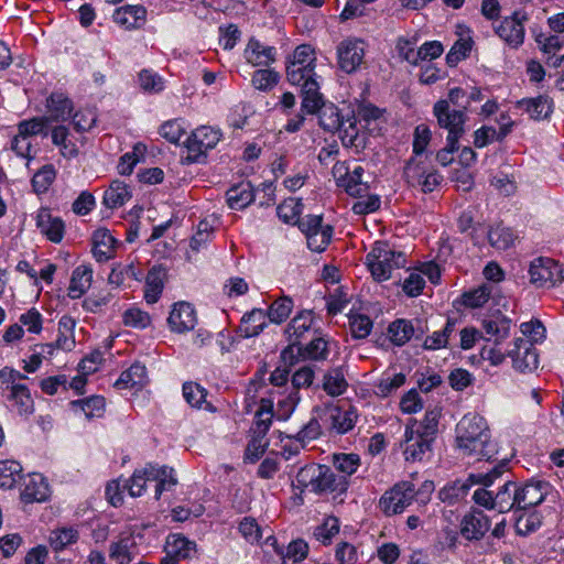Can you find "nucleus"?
I'll return each mask as SVG.
<instances>
[{"label":"nucleus","mask_w":564,"mask_h":564,"mask_svg":"<svg viewBox=\"0 0 564 564\" xmlns=\"http://www.w3.org/2000/svg\"><path fill=\"white\" fill-rule=\"evenodd\" d=\"M22 478V466L19 462L0 460V489H12Z\"/></svg>","instance_id":"e433bc0d"},{"label":"nucleus","mask_w":564,"mask_h":564,"mask_svg":"<svg viewBox=\"0 0 564 564\" xmlns=\"http://www.w3.org/2000/svg\"><path fill=\"white\" fill-rule=\"evenodd\" d=\"M267 314L261 308H253L243 314L238 333L243 338L258 336L267 327Z\"/></svg>","instance_id":"b1692460"},{"label":"nucleus","mask_w":564,"mask_h":564,"mask_svg":"<svg viewBox=\"0 0 564 564\" xmlns=\"http://www.w3.org/2000/svg\"><path fill=\"white\" fill-rule=\"evenodd\" d=\"M415 499V487L410 481H400L380 498L379 506L386 516L401 513Z\"/></svg>","instance_id":"0eeeda50"},{"label":"nucleus","mask_w":564,"mask_h":564,"mask_svg":"<svg viewBox=\"0 0 564 564\" xmlns=\"http://www.w3.org/2000/svg\"><path fill=\"white\" fill-rule=\"evenodd\" d=\"M50 122L66 121L73 111V101L62 93H53L46 100Z\"/></svg>","instance_id":"5701e85b"},{"label":"nucleus","mask_w":564,"mask_h":564,"mask_svg":"<svg viewBox=\"0 0 564 564\" xmlns=\"http://www.w3.org/2000/svg\"><path fill=\"white\" fill-rule=\"evenodd\" d=\"M530 283L535 288H553L564 281L561 265L551 258H536L529 268Z\"/></svg>","instance_id":"423d86ee"},{"label":"nucleus","mask_w":564,"mask_h":564,"mask_svg":"<svg viewBox=\"0 0 564 564\" xmlns=\"http://www.w3.org/2000/svg\"><path fill=\"white\" fill-rule=\"evenodd\" d=\"M328 354V341L319 329H315L307 344H301L295 348V361L299 359L323 361L327 359Z\"/></svg>","instance_id":"6ab92c4d"},{"label":"nucleus","mask_w":564,"mask_h":564,"mask_svg":"<svg viewBox=\"0 0 564 564\" xmlns=\"http://www.w3.org/2000/svg\"><path fill=\"white\" fill-rule=\"evenodd\" d=\"M36 225L41 234L50 241L54 243L62 241L65 232V224L62 218L53 216L47 209H41L36 217Z\"/></svg>","instance_id":"aec40b11"},{"label":"nucleus","mask_w":564,"mask_h":564,"mask_svg":"<svg viewBox=\"0 0 564 564\" xmlns=\"http://www.w3.org/2000/svg\"><path fill=\"white\" fill-rule=\"evenodd\" d=\"M339 533V520L336 517H327L322 524L314 529V536L324 545L332 543L335 535Z\"/></svg>","instance_id":"4d7b16f0"},{"label":"nucleus","mask_w":564,"mask_h":564,"mask_svg":"<svg viewBox=\"0 0 564 564\" xmlns=\"http://www.w3.org/2000/svg\"><path fill=\"white\" fill-rule=\"evenodd\" d=\"M348 382L345 379V373L341 367H336L328 370L324 375L323 389L332 397H338L346 392Z\"/></svg>","instance_id":"c9c22d12"},{"label":"nucleus","mask_w":564,"mask_h":564,"mask_svg":"<svg viewBox=\"0 0 564 564\" xmlns=\"http://www.w3.org/2000/svg\"><path fill=\"white\" fill-rule=\"evenodd\" d=\"M73 410H80L88 420L101 417L105 413V398L91 395L86 399L74 400L69 403Z\"/></svg>","instance_id":"4c0bfd02"},{"label":"nucleus","mask_w":564,"mask_h":564,"mask_svg":"<svg viewBox=\"0 0 564 564\" xmlns=\"http://www.w3.org/2000/svg\"><path fill=\"white\" fill-rule=\"evenodd\" d=\"M333 236V227L327 225L323 229L306 235L307 247L315 252H322L329 245Z\"/></svg>","instance_id":"0e129e2a"},{"label":"nucleus","mask_w":564,"mask_h":564,"mask_svg":"<svg viewBox=\"0 0 564 564\" xmlns=\"http://www.w3.org/2000/svg\"><path fill=\"white\" fill-rule=\"evenodd\" d=\"M311 491L317 495L326 492H337L339 495L347 491L349 481L346 476H338L327 465H319L315 475Z\"/></svg>","instance_id":"9b49d317"},{"label":"nucleus","mask_w":564,"mask_h":564,"mask_svg":"<svg viewBox=\"0 0 564 564\" xmlns=\"http://www.w3.org/2000/svg\"><path fill=\"white\" fill-rule=\"evenodd\" d=\"M78 540V531L74 528H62L51 532L50 543L55 551L63 550Z\"/></svg>","instance_id":"bf43d9fd"},{"label":"nucleus","mask_w":564,"mask_h":564,"mask_svg":"<svg viewBox=\"0 0 564 564\" xmlns=\"http://www.w3.org/2000/svg\"><path fill=\"white\" fill-rule=\"evenodd\" d=\"M319 86L316 80H310L302 87V110L306 113H317L321 107L324 105L323 97L318 91Z\"/></svg>","instance_id":"58836bf2"},{"label":"nucleus","mask_w":564,"mask_h":564,"mask_svg":"<svg viewBox=\"0 0 564 564\" xmlns=\"http://www.w3.org/2000/svg\"><path fill=\"white\" fill-rule=\"evenodd\" d=\"M496 499V509L499 512L505 513L512 509L519 511L518 509V485L514 481L507 480L499 488L497 494L495 495Z\"/></svg>","instance_id":"c85d7f7f"},{"label":"nucleus","mask_w":564,"mask_h":564,"mask_svg":"<svg viewBox=\"0 0 564 564\" xmlns=\"http://www.w3.org/2000/svg\"><path fill=\"white\" fill-rule=\"evenodd\" d=\"M276 50L274 46H267L256 39H250L245 50V56L253 66H270L275 62Z\"/></svg>","instance_id":"412c9836"},{"label":"nucleus","mask_w":564,"mask_h":564,"mask_svg":"<svg viewBox=\"0 0 564 564\" xmlns=\"http://www.w3.org/2000/svg\"><path fill=\"white\" fill-rule=\"evenodd\" d=\"M528 20L525 12L516 11L511 17L505 18L496 28V33L511 47H519L524 40L523 22Z\"/></svg>","instance_id":"f8f14e48"},{"label":"nucleus","mask_w":564,"mask_h":564,"mask_svg":"<svg viewBox=\"0 0 564 564\" xmlns=\"http://www.w3.org/2000/svg\"><path fill=\"white\" fill-rule=\"evenodd\" d=\"M154 465L147 464L144 468L134 470L133 475L127 480L124 488H128L131 497H140L145 490L148 481H152L150 474H152Z\"/></svg>","instance_id":"a18cd8bd"},{"label":"nucleus","mask_w":564,"mask_h":564,"mask_svg":"<svg viewBox=\"0 0 564 564\" xmlns=\"http://www.w3.org/2000/svg\"><path fill=\"white\" fill-rule=\"evenodd\" d=\"M315 68L289 64L286 67V77L292 85L303 87L310 80H315Z\"/></svg>","instance_id":"69168bd1"},{"label":"nucleus","mask_w":564,"mask_h":564,"mask_svg":"<svg viewBox=\"0 0 564 564\" xmlns=\"http://www.w3.org/2000/svg\"><path fill=\"white\" fill-rule=\"evenodd\" d=\"M469 102L462 109L448 107V101L438 100L433 107V113L436 117L440 128L447 130V138L453 141H459L465 133V124L468 120L467 110Z\"/></svg>","instance_id":"39448f33"},{"label":"nucleus","mask_w":564,"mask_h":564,"mask_svg":"<svg viewBox=\"0 0 564 564\" xmlns=\"http://www.w3.org/2000/svg\"><path fill=\"white\" fill-rule=\"evenodd\" d=\"M227 203L231 209H243L254 200V191L250 182L231 186L227 193Z\"/></svg>","instance_id":"bb28decb"},{"label":"nucleus","mask_w":564,"mask_h":564,"mask_svg":"<svg viewBox=\"0 0 564 564\" xmlns=\"http://www.w3.org/2000/svg\"><path fill=\"white\" fill-rule=\"evenodd\" d=\"M507 459H501L491 470L488 473L470 474L467 481H455L446 485L438 491V498L448 505H454L462 498H464L471 485L479 484L485 487H489L494 481L501 477L507 470Z\"/></svg>","instance_id":"7ed1b4c3"},{"label":"nucleus","mask_w":564,"mask_h":564,"mask_svg":"<svg viewBox=\"0 0 564 564\" xmlns=\"http://www.w3.org/2000/svg\"><path fill=\"white\" fill-rule=\"evenodd\" d=\"M491 286L482 284L463 294V304L467 307H481L490 297Z\"/></svg>","instance_id":"e2e57ef3"},{"label":"nucleus","mask_w":564,"mask_h":564,"mask_svg":"<svg viewBox=\"0 0 564 564\" xmlns=\"http://www.w3.org/2000/svg\"><path fill=\"white\" fill-rule=\"evenodd\" d=\"M166 271L161 265L152 267L145 278L144 299L147 303H156L164 288Z\"/></svg>","instance_id":"a878e982"},{"label":"nucleus","mask_w":564,"mask_h":564,"mask_svg":"<svg viewBox=\"0 0 564 564\" xmlns=\"http://www.w3.org/2000/svg\"><path fill=\"white\" fill-rule=\"evenodd\" d=\"M135 542L132 536H122L109 545V557L118 564H129L133 560L132 549Z\"/></svg>","instance_id":"ea45409f"},{"label":"nucleus","mask_w":564,"mask_h":564,"mask_svg":"<svg viewBox=\"0 0 564 564\" xmlns=\"http://www.w3.org/2000/svg\"><path fill=\"white\" fill-rule=\"evenodd\" d=\"M150 477L152 481H156L155 486V499L159 500L164 491L172 490L176 484L177 479L174 475V469L167 466L158 467L154 465V469H152Z\"/></svg>","instance_id":"2f4dec72"},{"label":"nucleus","mask_w":564,"mask_h":564,"mask_svg":"<svg viewBox=\"0 0 564 564\" xmlns=\"http://www.w3.org/2000/svg\"><path fill=\"white\" fill-rule=\"evenodd\" d=\"M279 80V73L269 68L258 69L253 72L251 77L252 86L261 91H270L278 85Z\"/></svg>","instance_id":"3c124183"},{"label":"nucleus","mask_w":564,"mask_h":564,"mask_svg":"<svg viewBox=\"0 0 564 564\" xmlns=\"http://www.w3.org/2000/svg\"><path fill=\"white\" fill-rule=\"evenodd\" d=\"M551 489V485L543 480H531L518 486V509L527 510L541 505Z\"/></svg>","instance_id":"dca6fc26"},{"label":"nucleus","mask_w":564,"mask_h":564,"mask_svg":"<svg viewBox=\"0 0 564 564\" xmlns=\"http://www.w3.org/2000/svg\"><path fill=\"white\" fill-rule=\"evenodd\" d=\"M507 354L512 358L514 369L521 372L533 371L539 366V355L531 339L517 338Z\"/></svg>","instance_id":"9d476101"},{"label":"nucleus","mask_w":564,"mask_h":564,"mask_svg":"<svg viewBox=\"0 0 564 564\" xmlns=\"http://www.w3.org/2000/svg\"><path fill=\"white\" fill-rule=\"evenodd\" d=\"M132 197L129 186L119 180L111 182L108 189L105 191L102 203L110 209L119 208Z\"/></svg>","instance_id":"cd10ccee"},{"label":"nucleus","mask_w":564,"mask_h":564,"mask_svg":"<svg viewBox=\"0 0 564 564\" xmlns=\"http://www.w3.org/2000/svg\"><path fill=\"white\" fill-rule=\"evenodd\" d=\"M338 67L346 74L357 72L364 63L365 42L360 39L343 40L336 48Z\"/></svg>","instance_id":"1a4fd4ad"},{"label":"nucleus","mask_w":564,"mask_h":564,"mask_svg":"<svg viewBox=\"0 0 564 564\" xmlns=\"http://www.w3.org/2000/svg\"><path fill=\"white\" fill-rule=\"evenodd\" d=\"M372 321L365 314H350L349 327L354 338L364 339L372 329Z\"/></svg>","instance_id":"680f3d73"},{"label":"nucleus","mask_w":564,"mask_h":564,"mask_svg":"<svg viewBox=\"0 0 564 564\" xmlns=\"http://www.w3.org/2000/svg\"><path fill=\"white\" fill-rule=\"evenodd\" d=\"M23 488L20 498L24 503L42 502L48 498V484L41 474H30L21 479Z\"/></svg>","instance_id":"a211bd4d"},{"label":"nucleus","mask_w":564,"mask_h":564,"mask_svg":"<svg viewBox=\"0 0 564 564\" xmlns=\"http://www.w3.org/2000/svg\"><path fill=\"white\" fill-rule=\"evenodd\" d=\"M7 398L13 402L20 415H30L34 412V401L25 384L12 387V391L7 394Z\"/></svg>","instance_id":"f704fd0d"},{"label":"nucleus","mask_w":564,"mask_h":564,"mask_svg":"<svg viewBox=\"0 0 564 564\" xmlns=\"http://www.w3.org/2000/svg\"><path fill=\"white\" fill-rule=\"evenodd\" d=\"M93 253L97 261L104 262L113 256L117 240L112 237L108 229H97L93 235Z\"/></svg>","instance_id":"393cba45"},{"label":"nucleus","mask_w":564,"mask_h":564,"mask_svg":"<svg viewBox=\"0 0 564 564\" xmlns=\"http://www.w3.org/2000/svg\"><path fill=\"white\" fill-rule=\"evenodd\" d=\"M313 311L303 310L288 324L285 335L288 336L289 345L281 352V359L284 364L293 365L295 362V348L307 338V334H313Z\"/></svg>","instance_id":"20e7f679"},{"label":"nucleus","mask_w":564,"mask_h":564,"mask_svg":"<svg viewBox=\"0 0 564 564\" xmlns=\"http://www.w3.org/2000/svg\"><path fill=\"white\" fill-rule=\"evenodd\" d=\"M93 269L89 265L77 267L72 274L68 286V296L79 299L90 286Z\"/></svg>","instance_id":"7c9ffc66"},{"label":"nucleus","mask_w":564,"mask_h":564,"mask_svg":"<svg viewBox=\"0 0 564 564\" xmlns=\"http://www.w3.org/2000/svg\"><path fill=\"white\" fill-rule=\"evenodd\" d=\"M122 321L126 326L143 329L151 324L150 315L140 308H128L123 315Z\"/></svg>","instance_id":"338daca9"},{"label":"nucleus","mask_w":564,"mask_h":564,"mask_svg":"<svg viewBox=\"0 0 564 564\" xmlns=\"http://www.w3.org/2000/svg\"><path fill=\"white\" fill-rule=\"evenodd\" d=\"M221 132L212 127L202 126L195 129L185 141L188 151L186 161L188 163L198 162L206 152L214 149L220 141Z\"/></svg>","instance_id":"6e6552de"},{"label":"nucleus","mask_w":564,"mask_h":564,"mask_svg":"<svg viewBox=\"0 0 564 564\" xmlns=\"http://www.w3.org/2000/svg\"><path fill=\"white\" fill-rule=\"evenodd\" d=\"M303 204L300 199L288 198L276 207L278 217L285 224L296 225L302 213Z\"/></svg>","instance_id":"603ef678"},{"label":"nucleus","mask_w":564,"mask_h":564,"mask_svg":"<svg viewBox=\"0 0 564 564\" xmlns=\"http://www.w3.org/2000/svg\"><path fill=\"white\" fill-rule=\"evenodd\" d=\"M333 464L336 470L341 473V476H346V479L348 480V477L351 476L360 466V457L359 455L352 453L334 454Z\"/></svg>","instance_id":"864d4df0"},{"label":"nucleus","mask_w":564,"mask_h":564,"mask_svg":"<svg viewBox=\"0 0 564 564\" xmlns=\"http://www.w3.org/2000/svg\"><path fill=\"white\" fill-rule=\"evenodd\" d=\"M490 524L482 510L473 508L460 521V533L468 541H479L489 531Z\"/></svg>","instance_id":"4468645a"},{"label":"nucleus","mask_w":564,"mask_h":564,"mask_svg":"<svg viewBox=\"0 0 564 564\" xmlns=\"http://www.w3.org/2000/svg\"><path fill=\"white\" fill-rule=\"evenodd\" d=\"M147 382V368L140 362H134L123 372L115 383L118 389L141 388Z\"/></svg>","instance_id":"c756f323"},{"label":"nucleus","mask_w":564,"mask_h":564,"mask_svg":"<svg viewBox=\"0 0 564 564\" xmlns=\"http://www.w3.org/2000/svg\"><path fill=\"white\" fill-rule=\"evenodd\" d=\"M388 333L394 345L403 346L414 336V327L412 323L406 319H397L390 324Z\"/></svg>","instance_id":"49530a36"},{"label":"nucleus","mask_w":564,"mask_h":564,"mask_svg":"<svg viewBox=\"0 0 564 564\" xmlns=\"http://www.w3.org/2000/svg\"><path fill=\"white\" fill-rule=\"evenodd\" d=\"M197 323L196 311L188 302H177L170 312L167 324L172 332L177 334L194 329Z\"/></svg>","instance_id":"2eb2a0df"},{"label":"nucleus","mask_w":564,"mask_h":564,"mask_svg":"<svg viewBox=\"0 0 564 564\" xmlns=\"http://www.w3.org/2000/svg\"><path fill=\"white\" fill-rule=\"evenodd\" d=\"M415 425L416 420L410 419L404 433L405 448L403 454L406 460L412 462L422 460L424 455L431 452L434 442L414 431Z\"/></svg>","instance_id":"ddd939ff"},{"label":"nucleus","mask_w":564,"mask_h":564,"mask_svg":"<svg viewBox=\"0 0 564 564\" xmlns=\"http://www.w3.org/2000/svg\"><path fill=\"white\" fill-rule=\"evenodd\" d=\"M364 169L357 166L351 173H345L337 178V184L343 186L347 194L355 197H362L368 187L361 182Z\"/></svg>","instance_id":"473e14b6"},{"label":"nucleus","mask_w":564,"mask_h":564,"mask_svg":"<svg viewBox=\"0 0 564 564\" xmlns=\"http://www.w3.org/2000/svg\"><path fill=\"white\" fill-rule=\"evenodd\" d=\"M318 112V119H319V126L325 130L329 132L337 131L341 128L344 121L343 117L339 112V109L330 105H323Z\"/></svg>","instance_id":"c03bdc74"},{"label":"nucleus","mask_w":564,"mask_h":564,"mask_svg":"<svg viewBox=\"0 0 564 564\" xmlns=\"http://www.w3.org/2000/svg\"><path fill=\"white\" fill-rule=\"evenodd\" d=\"M456 446L464 456L476 457L478 460L496 459L497 444L491 440L486 420L475 413L464 415L457 423Z\"/></svg>","instance_id":"f257e3e1"},{"label":"nucleus","mask_w":564,"mask_h":564,"mask_svg":"<svg viewBox=\"0 0 564 564\" xmlns=\"http://www.w3.org/2000/svg\"><path fill=\"white\" fill-rule=\"evenodd\" d=\"M52 142L61 148V153L65 158H74L78 154L76 145L68 140V129L64 126H57L52 130Z\"/></svg>","instance_id":"5fc2aeb1"},{"label":"nucleus","mask_w":564,"mask_h":564,"mask_svg":"<svg viewBox=\"0 0 564 564\" xmlns=\"http://www.w3.org/2000/svg\"><path fill=\"white\" fill-rule=\"evenodd\" d=\"M272 402L267 399H262L260 408L256 412V431L254 433L261 437H264L272 423Z\"/></svg>","instance_id":"6e6d98bb"},{"label":"nucleus","mask_w":564,"mask_h":564,"mask_svg":"<svg viewBox=\"0 0 564 564\" xmlns=\"http://www.w3.org/2000/svg\"><path fill=\"white\" fill-rule=\"evenodd\" d=\"M511 321L505 316L496 319H484L482 328L486 334L495 337L496 345L509 336Z\"/></svg>","instance_id":"09e8293b"},{"label":"nucleus","mask_w":564,"mask_h":564,"mask_svg":"<svg viewBox=\"0 0 564 564\" xmlns=\"http://www.w3.org/2000/svg\"><path fill=\"white\" fill-rule=\"evenodd\" d=\"M516 108L525 112L532 120H546L553 113L554 101L544 94L532 98H522L516 102Z\"/></svg>","instance_id":"f3484780"},{"label":"nucleus","mask_w":564,"mask_h":564,"mask_svg":"<svg viewBox=\"0 0 564 564\" xmlns=\"http://www.w3.org/2000/svg\"><path fill=\"white\" fill-rule=\"evenodd\" d=\"M367 265L376 281H387L391 278L393 269L403 268L406 263L405 254L392 250L387 242H376L367 254Z\"/></svg>","instance_id":"f03ea898"},{"label":"nucleus","mask_w":564,"mask_h":564,"mask_svg":"<svg viewBox=\"0 0 564 564\" xmlns=\"http://www.w3.org/2000/svg\"><path fill=\"white\" fill-rule=\"evenodd\" d=\"M208 391L196 382H185L183 384V397L192 408L215 411L213 405L206 401Z\"/></svg>","instance_id":"72a5a7b5"},{"label":"nucleus","mask_w":564,"mask_h":564,"mask_svg":"<svg viewBox=\"0 0 564 564\" xmlns=\"http://www.w3.org/2000/svg\"><path fill=\"white\" fill-rule=\"evenodd\" d=\"M56 171L52 164L42 166L32 177V186L35 193H45L53 184Z\"/></svg>","instance_id":"13d9d810"},{"label":"nucleus","mask_w":564,"mask_h":564,"mask_svg":"<svg viewBox=\"0 0 564 564\" xmlns=\"http://www.w3.org/2000/svg\"><path fill=\"white\" fill-rule=\"evenodd\" d=\"M293 310V300L290 296L283 295L276 299L265 312L267 317L271 323L282 324L285 322Z\"/></svg>","instance_id":"37998d69"},{"label":"nucleus","mask_w":564,"mask_h":564,"mask_svg":"<svg viewBox=\"0 0 564 564\" xmlns=\"http://www.w3.org/2000/svg\"><path fill=\"white\" fill-rule=\"evenodd\" d=\"M147 10L143 6H123L113 13V21L120 26L131 30L142 26L145 22Z\"/></svg>","instance_id":"4be33fe9"},{"label":"nucleus","mask_w":564,"mask_h":564,"mask_svg":"<svg viewBox=\"0 0 564 564\" xmlns=\"http://www.w3.org/2000/svg\"><path fill=\"white\" fill-rule=\"evenodd\" d=\"M471 39H459L456 41L446 55V63L449 66H455L458 62L466 58L471 51Z\"/></svg>","instance_id":"774afa93"},{"label":"nucleus","mask_w":564,"mask_h":564,"mask_svg":"<svg viewBox=\"0 0 564 564\" xmlns=\"http://www.w3.org/2000/svg\"><path fill=\"white\" fill-rule=\"evenodd\" d=\"M488 240L497 250H506L513 245L516 235L510 228L498 225L488 231Z\"/></svg>","instance_id":"de8ad7c7"},{"label":"nucleus","mask_w":564,"mask_h":564,"mask_svg":"<svg viewBox=\"0 0 564 564\" xmlns=\"http://www.w3.org/2000/svg\"><path fill=\"white\" fill-rule=\"evenodd\" d=\"M51 123L46 116L34 117L29 120H22L18 124V132L28 139L33 135H47L46 127Z\"/></svg>","instance_id":"8fccbe9b"},{"label":"nucleus","mask_w":564,"mask_h":564,"mask_svg":"<svg viewBox=\"0 0 564 564\" xmlns=\"http://www.w3.org/2000/svg\"><path fill=\"white\" fill-rule=\"evenodd\" d=\"M330 419L333 427L338 433L344 434L354 427L357 414L352 410L341 411L339 409H335L330 414Z\"/></svg>","instance_id":"052dcab7"},{"label":"nucleus","mask_w":564,"mask_h":564,"mask_svg":"<svg viewBox=\"0 0 564 564\" xmlns=\"http://www.w3.org/2000/svg\"><path fill=\"white\" fill-rule=\"evenodd\" d=\"M442 416V410L437 406L427 410L422 421L416 420L414 431L419 434L435 441L438 433V422Z\"/></svg>","instance_id":"a19ab883"},{"label":"nucleus","mask_w":564,"mask_h":564,"mask_svg":"<svg viewBox=\"0 0 564 564\" xmlns=\"http://www.w3.org/2000/svg\"><path fill=\"white\" fill-rule=\"evenodd\" d=\"M196 544L183 535H171L166 540V553L180 558H189L195 553Z\"/></svg>","instance_id":"79ce46f5"}]
</instances>
